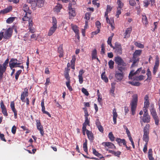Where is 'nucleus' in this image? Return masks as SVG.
Returning a JSON list of instances; mask_svg holds the SVG:
<instances>
[{"mask_svg": "<svg viewBox=\"0 0 160 160\" xmlns=\"http://www.w3.org/2000/svg\"><path fill=\"white\" fill-rule=\"evenodd\" d=\"M130 105L131 106L132 114L134 115L135 114L136 108L137 105L138 96L136 94H134L132 97Z\"/></svg>", "mask_w": 160, "mask_h": 160, "instance_id": "1", "label": "nucleus"}, {"mask_svg": "<svg viewBox=\"0 0 160 160\" xmlns=\"http://www.w3.org/2000/svg\"><path fill=\"white\" fill-rule=\"evenodd\" d=\"M52 26L50 28L48 33V35L49 36L52 35L54 33L57 28V20L54 17L52 18Z\"/></svg>", "mask_w": 160, "mask_h": 160, "instance_id": "2", "label": "nucleus"}, {"mask_svg": "<svg viewBox=\"0 0 160 160\" xmlns=\"http://www.w3.org/2000/svg\"><path fill=\"white\" fill-rule=\"evenodd\" d=\"M150 126L149 124H147L143 129L144 134L143 140L146 143H148L149 140V133Z\"/></svg>", "mask_w": 160, "mask_h": 160, "instance_id": "3", "label": "nucleus"}, {"mask_svg": "<svg viewBox=\"0 0 160 160\" xmlns=\"http://www.w3.org/2000/svg\"><path fill=\"white\" fill-rule=\"evenodd\" d=\"M114 61L116 63L118 66L122 65L123 66H126V63L124 62L122 58L119 56H117L115 57Z\"/></svg>", "mask_w": 160, "mask_h": 160, "instance_id": "4", "label": "nucleus"}, {"mask_svg": "<svg viewBox=\"0 0 160 160\" xmlns=\"http://www.w3.org/2000/svg\"><path fill=\"white\" fill-rule=\"evenodd\" d=\"M113 49H115V52L118 54H121L122 53V48L120 44L117 42L115 43V47H113Z\"/></svg>", "mask_w": 160, "mask_h": 160, "instance_id": "5", "label": "nucleus"}, {"mask_svg": "<svg viewBox=\"0 0 160 160\" xmlns=\"http://www.w3.org/2000/svg\"><path fill=\"white\" fill-rule=\"evenodd\" d=\"M18 60L16 59L12 58L9 62V65L11 69L14 67H17Z\"/></svg>", "mask_w": 160, "mask_h": 160, "instance_id": "6", "label": "nucleus"}, {"mask_svg": "<svg viewBox=\"0 0 160 160\" xmlns=\"http://www.w3.org/2000/svg\"><path fill=\"white\" fill-rule=\"evenodd\" d=\"M37 127L38 130L40 132L41 135L43 136L44 134V132L43 130V128L42 125H41L40 121L39 120H37Z\"/></svg>", "mask_w": 160, "mask_h": 160, "instance_id": "7", "label": "nucleus"}, {"mask_svg": "<svg viewBox=\"0 0 160 160\" xmlns=\"http://www.w3.org/2000/svg\"><path fill=\"white\" fill-rule=\"evenodd\" d=\"M12 30L10 28H8L3 34V37L5 39H8L11 36Z\"/></svg>", "mask_w": 160, "mask_h": 160, "instance_id": "8", "label": "nucleus"}, {"mask_svg": "<svg viewBox=\"0 0 160 160\" xmlns=\"http://www.w3.org/2000/svg\"><path fill=\"white\" fill-rule=\"evenodd\" d=\"M28 90L27 88H25L24 91L23 92L21 95V99L23 102H26V100L25 99V97L28 96Z\"/></svg>", "mask_w": 160, "mask_h": 160, "instance_id": "9", "label": "nucleus"}, {"mask_svg": "<svg viewBox=\"0 0 160 160\" xmlns=\"http://www.w3.org/2000/svg\"><path fill=\"white\" fill-rule=\"evenodd\" d=\"M140 118L144 122L148 123L150 121V118L148 114H143V117H141Z\"/></svg>", "mask_w": 160, "mask_h": 160, "instance_id": "10", "label": "nucleus"}, {"mask_svg": "<svg viewBox=\"0 0 160 160\" xmlns=\"http://www.w3.org/2000/svg\"><path fill=\"white\" fill-rule=\"evenodd\" d=\"M106 19L107 23H109L111 25L112 29V30H113L114 28V27L113 25L114 24V20L113 18H110V19H109L108 17H107Z\"/></svg>", "mask_w": 160, "mask_h": 160, "instance_id": "11", "label": "nucleus"}, {"mask_svg": "<svg viewBox=\"0 0 160 160\" xmlns=\"http://www.w3.org/2000/svg\"><path fill=\"white\" fill-rule=\"evenodd\" d=\"M141 68H138L135 72H134V70H132L130 72L128 78L129 79H132V77L134 75L138 74L141 71Z\"/></svg>", "mask_w": 160, "mask_h": 160, "instance_id": "12", "label": "nucleus"}, {"mask_svg": "<svg viewBox=\"0 0 160 160\" xmlns=\"http://www.w3.org/2000/svg\"><path fill=\"white\" fill-rule=\"evenodd\" d=\"M84 73V71L83 69H81L79 71L78 75L79 81L80 84H82L83 82V78L82 75Z\"/></svg>", "mask_w": 160, "mask_h": 160, "instance_id": "13", "label": "nucleus"}, {"mask_svg": "<svg viewBox=\"0 0 160 160\" xmlns=\"http://www.w3.org/2000/svg\"><path fill=\"white\" fill-rule=\"evenodd\" d=\"M23 10L26 12V15L28 14L30 15L31 12L29 10V8L28 6L26 4H24L23 6Z\"/></svg>", "mask_w": 160, "mask_h": 160, "instance_id": "14", "label": "nucleus"}, {"mask_svg": "<svg viewBox=\"0 0 160 160\" xmlns=\"http://www.w3.org/2000/svg\"><path fill=\"white\" fill-rule=\"evenodd\" d=\"M102 144L103 145L107 146L109 148H110L112 149L115 148V147L114 145L111 142H103Z\"/></svg>", "mask_w": 160, "mask_h": 160, "instance_id": "15", "label": "nucleus"}, {"mask_svg": "<svg viewBox=\"0 0 160 160\" xmlns=\"http://www.w3.org/2000/svg\"><path fill=\"white\" fill-rule=\"evenodd\" d=\"M41 105V106L42 107V112H43V113H44V114L48 115L49 117H51V116L50 114L47 111H46L45 110V107L44 106V102L43 100H42V101Z\"/></svg>", "mask_w": 160, "mask_h": 160, "instance_id": "16", "label": "nucleus"}, {"mask_svg": "<svg viewBox=\"0 0 160 160\" xmlns=\"http://www.w3.org/2000/svg\"><path fill=\"white\" fill-rule=\"evenodd\" d=\"M113 119L114 124H116L117 122V118L118 117V114L116 112V110L114 109L113 110Z\"/></svg>", "mask_w": 160, "mask_h": 160, "instance_id": "17", "label": "nucleus"}, {"mask_svg": "<svg viewBox=\"0 0 160 160\" xmlns=\"http://www.w3.org/2000/svg\"><path fill=\"white\" fill-rule=\"evenodd\" d=\"M84 112H85V115L84 116L85 117V122L84 123H86L87 124V125L88 126H90V124H89L90 122H89V120L88 119V116L89 115L88 113V112L87 110H85Z\"/></svg>", "mask_w": 160, "mask_h": 160, "instance_id": "18", "label": "nucleus"}, {"mask_svg": "<svg viewBox=\"0 0 160 160\" xmlns=\"http://www.w3.org/2000/svg\"><path fill=\"white\" fill-rule=\"evenodd\" d=\"M86 134L87 135L88 139L90 141H92L93 139V136L92 132L87 130Z\"/></svg>", "mask_w": 160, "mask_h": 160, "instance_id": "19", "label": "nucleus"}, {"mask_svg": "<svg viewBox=\"0 0 160 160\" xmlns=\"http://www.w3.org/2000/svg\"><path fill=\"white\" fill-rule=\"evenodd\" d=\"M115 77L116 79L119 81L121 80L123 78L122 73L116 72Z\"/></svg>", "mask_w": 160, "mask_h": 160, "instance_id": "20", "label": "nucleus"}, {"mask_svg": "<svg viewBox=\"0 0 160 160\" xmlns=\"http://www.w3.org/2000/svg\"><path fill=\"white\" fill-rule=\"evenodd\" d=\"M58 52L60 53L59 57L61 58L63 56V51L62 48V45H61L58 47Z\"/></svg>", "mask_w": 160, "mask_h": 160, "instance_id": "21", "label": "nucleus"}, {"mask_svg": "<svg viewBox=\"0 0 160 160\" xmlns=\"http://www.w3.org/2000/svg\"><path fill=\"white\" fill-rule=\"evenodd\" d=\"M36 5L38 7H42L44 3V1L43 0H37Z\"/></svg>", "mask_w": 160, "mask_h": 160, "instance_id": "22", "label": "nucleus"}, {"mask_svg": "<svg viewBox=\"0 0 160 160\" xmlns=\"http://www.w3.org/2000/svg\"><path fill=\"white\" fill-rule=\"evenodd\" d=\"M69 18H71L72 17H74L75 16L76 14L75 11L72 8L69 9Z\"/></svg>", "mask_w": 160, "mask_h": 160, "instance_id": "23", "label": "nucleus"}, {"mask_svg": "<svg viewBox=\"0 0 160 160\" xmlns=\"http://www.w3.org/2000/svg\"><path fill=\"white\" fill-rule=\"evenodd\" d=\"M142 52V50H136L133 54V58H137V56H139L140 55Z\"/></svg>", "mask_w": 160, "mask_h": 160, "instance_id": "24", "label": "nucleus"}, {"mask_svg": "<svg viewBox=\"0 0 160 160\" xmlns=\"http://www.w3.org/2000/svg\"><path fill=\"white\" fill-rule=\"evenodd\" d=\"M139 61V58H133V63L131 66L132 67H133L135 66H137V63Z\"/></svg>", "mask_w": 160, "mask_h": 160, "instance_id": "25", "label": "nucleus"}, {"mask_svg": "<svg viewBox=\"0 0 160 160\" xmlns=\"http://www.w3.org/2000/svg\"><path fill=\"white\" fill-rule=\"evenodd\" d=\"M12 9V7L10 6L9 7L7 8L4 9L3 10H2L1 11V12L3 14L6 13L10 12L11 11V10Z\"/></svg>", "mask_w": 160, "mask_h": 160, "instance_id": "26", "label": "nucleus"}, {"mask_svg": "<svg viewBox=\"0 0 160 160\" xmlns=\"http://www.w3.org/2000/svg\"><path fill=\"white\" fill-rule=\"evenodd\" d=\"M5 71V70L3 69L2 65L0 64V80L2 78L3 73Z\"/></svg>", "mask_w": 160, "mask_h": 160, "instance_id": "27", "label": "nucleus"}, {"mask_svg": "<svg viewBox=\"0 0 160 160\" xmlns=\"http://www.w3.org/2000/svg\"><path fill=\"white\" fill-rule=\"evenodd\" d=\"M151 113L152 116L153 118H158V117L157 115L156 112L153 108H152L151 110Z\"/></svg>", "mask_w": 160, "mask_h": 160, "instance_id": "28", "label": "nucleus"}, {"mask_svg": "<svg viewBox=\"0 0 160 160\" xmlns=\"http://www.w3.org/2000/svg\"><path fill=\"white\" fill-rule=\"evenodd\" d=\"M97 52L96 49H94L92 52V59H95L96 58Z\"/></svg>", "mask_w": 160, "mask_h": 160, "instance_id": "29", "label": "nucleus"}, {"mask_svg": "<svg viewBox=\"0 0 160 160\" xmlns=\"http://www.w3.org/2000/svg\"><path fill=\"white\" fill-rule=\"evenodd\" d=\"M62 8V6L60 4H58L55 8V11L57 12H58L60 11V9Z\"/></svg>", "mask_w": 160, "mask_h": 160, "instance_id": "30", "label": "nucleus"}, {"mask_svg": "<svg viewBox=\"0 0 160 160\" xmlns=\"http://www.w3.org/2000/svg\"><path fill=\"white\" fill-rule=\"evenodd\" d=\"M93 153L94 154L95 156L98 157L100 158H103V157H101V155L98 152H97L95 149L93 148Z\"/></svg>", "mask_w": 160, "mask_h": 160, "instance_id": "31", "label": "nucleus"}, {"mask_svg": "<svg viewBox=\"0 0 160 160\" xmlns=\"http://www.w3.org/2000/svg\"><path fill=\"white\" fill-rule=\"evenodd\" d=\"M102 79L104 81L106 82H107L108 81V79L107 77L105 75V72H103L101 75Z\"/></svg>", "mask_w": 160, "mask_h": 160, "instance_id": "32", "label": "nucleus"}, {"mask_svg": "<svg viewBox=\"0 0 160 160\" xmlns=\"http://www.w3.org/2000/svg\"><path fill=\"white\" fill-rule=\"evenodd\" d=\"M132 31V29L130 28H128L126 30L125 32V35H124V38H126L127 37H128V36H127V35L128 34H130L131 33V32Z\"/></svg>", "mask_w": 160, "mask_h": 160, "instance_id": "33", "label": "nucleus"}, {"mask_svg": "<svg viewBox=\"0 0 160 160\" xmlns=\"http://www.w3.org/2000/svg\"><path fill=\"white\" fill-rule=\"evenodd\" d=\"M72 28L74 32L76 34H78L79 30L78 28L77 27L76 25H73L72 24H71Z\"/></svg>", "mask_w": 160, "mask_h": 160, "instance_id": "34", "label": "nucleus"}, {"mask_svg": "<svg viewBox=\"0 0 160 160\" xmlns=\"http://www.w3.org/2000/svg\"><path fill=\"white\" fill-rule=\"evenodd\" d=\"M8 61L9 59L7 58L6 60L4 62L2 66L3 69L4 70H5L6 71V66L8 63Z\"/></svg>", "mask_w": 160, "mask_h": 160, "instance_id": "35", "label": "nucleus"}, {"mask_svg": "<svg viewBox=\"0 0 160 160\" xmlns=\"http://www.w3.org/2000/svg\"><path fill=\"white\" fill-rule=\"evenodd\" d=\"M159 65L158 64H155L153 70V73L154 75H155L157 71Z\"/></svg>", "mask_w": 160, "mask_h": 160, "instance_id": "36", "label": "nucleus"}, {"mask_svg": "<svg viewBox=\"0 0 160 160\" xmlns=\"http://www.w3.org/2000/svg\"><path fill=\"white\" fill-rule=\"evenodd\" d=\"M114 62L112 60H110L108 62L109 68L111 69H112L114 68Z\"/></svg>", "mask_w": 160, "mask_h": 160, "instance_id": "37", "label": "nucleus"}, {"mask_svg": "<svg viewBox=\"0 0 160 160\" xmlns=\"http://www.w3.org/2000/svg\"><path fill=\"white\" fill-rule=\"evenodd\" d=\"M142 21L143 23L146 24L148 23V21L147 17L146 15H142Z\"/></svg>", "mask_w": 160, "mask_h": 160, "instance_id": "38", "label": "nucleus"}, {"mask_svg": "<svg viewBox=\"0 0 160 160\" xmlns=\"http://www.w3.org/2000/svg\"><path fill=\"white\" fill-rule=\"evenodd\" d=\"M88 125L87 124L85 123H83V127L82 128V133L83 135H85V131L87 130L86 129V126L87 125Z\"/></svg>", "mask_w": 160, "mask_h": 160, "instance_id": "39", "label": "nucleus"}, {"mask_svg": "<svg viewBox=\"0 0 160 160\" xmlns=\"http://www.w3.org/2000/svg\"><path fill=\"white\" fill-rule=\"evenodd\" d=\"M15 18L13 17L9 18L6 20V22L8 23H10L13 21Z\"/></svg>", "mask_w": 160, "mask_h": 160, "instance_id": "40", "label": "nucleus"}, {"mask_svg": "<svg viewBox=\"0 0 160 160\" xmlns=\"http://www.w3.org/2000/svg\"><path fill=\"white\" fill-rule=\"evenodd\" d=\"M125 66H123L122 67L120 66H118V70H119L121 72H122L123 71H124L126 70Z\"/></svg>", "mask_w": 160, "mask_h": 160, "instance_id": "41", "label": "nucleus"}, {"mask_svg": "<svg viewBox=\"0 0 160 160\" xmlns=\"http://www.w3.org/2000/svg\"><path fill=\"white\" fill-rule=\"evenodd\" d=\"M108 137L110 139L111 141H114V140L115 137L112 132H110L108 135Z\"/></svg>", "mask_w": 160, "mask_h": 160, "instance_id": "42", "label": "nucleus"}, {"mask_svg": "<svg viewBox=\"0 0 160 160\" xmlns=\"http://www.w3.org/2000/svg\"><path fill=\"white\" fill-rule=\"evenodd\" d=\"M117 4H118V7L117 8H119L121 9L123 7V4L122 2L120 0H118Z\"/></svg>", "mask_w": 160, "mask_h": 160, "instance_id": "43", "label": "nucleus"}, {"mask_svg": "<svg viewBox=\"0 0 160 160\" xmlns=\"http://www.w3.org/2000/svg\"><path fill=\"white\" fill-rule=\"evenodd\" d=\"M112 39V36H110L108 38L107 42L108 44L111 47L113 48V46H112L111 43Z\"/></svg>", "mask_w": 160, "mask_h": 160, "instance_id": "44", "label": "nucleus"}, {"mask_svg": "<svg viewBox=\"0 0 160 160\" xmlns=\"http://www.w3.org/2000/svg\"><path fill=\"white\" fill-rule=\"evenodd\" d=\"M70 81H67L66 82V86H67V87H68V89L70 91H72V88L70 85Z\"/></svg>", "mask_w": 160, "mask_h": 160, "instance_id": "45", "label": "nucleus"}, {"mask_svg": "<svg viewBox=\"0 0 160 160\" xmlns=\"http://www.w3.org/2000/svg\"><path fill=\"white\" fill-rule=\"evenodd\" d=\"M64 75L65 77L67 80V81H70L68 73H67L66 72H64Z\"/></svg>", "mask_w": 160, "mask_h": 160, "instance_id": "46", "label": "nucleus"}, {"mask_svg": "<svg viewBox=\"0 0 160 160\" xmlns=\"http://www.w3.org/2000/svg\"><path fill=\"white\" fill-rule=\"evenodd\" d=\"M82 92L84 93L85 95L87 96H88L89 95V93L88 91H87L86 89L84 88H82Z\"/></svg>", "mask_w": 160, "mask_h": 160, "instance_id": "47", "label": "nucleus"}, {"mask_svg": "<svg viewBox=\"0 0 160 160\" xmlns=\"http://www.w3.org/2000/svg\"><path fill=\"white\" fill-rule=\"evenodd\" d=\"M135 45L138 47L140 48H143L144 47V46L143 44H141L140 43H138V42H136L135 43Z\"/></svg>", "mask_w": 160, "mask_h": 160, "instance_id": "48", "label": "nucleus"}, {"mask_svg": "<svg viewBox=\"0 0 160 160\" xmlns=\"http://www.w3.org/2000/svg\"><path fill=\"white\" fill-rule=\"evenodd\" d=\"M16 128V127L15 125L12 126V128L11 131L13 134H15V133Z\"/></svg>", "mask_w": 160, "mask_h": 160, "instance_id": "49", "label": "nucleus"}, {"mask_svg": "<svg viewBox=\"0 0 160 160\" xmlns=\"http://www.w3.org/2000/svg\"><path fill=\"white\" fill-rule=\"evenodd\" d=\"M2 112L4 115L5 116H7L8 115V113L7 112V110L6 108H3L2 109Z\"/></svg>", "mask_w": 160, "mask_h": 160, "instance_id": "50", "label": "nucleus"}, {"mask_svg": "<svg viewBox=\"0 0 160 160\" xmlns=\"http://www.w3.org/2000/svg\"><path fill=\"white\" fill-rule=\"evenodd\" d=\"M96 25L98 29H100L101 27V23L99 21H97L96 22Z\"/></svg>", "mask_w": 160, "mask_h": 160, "instance_id": "51", "label": "nucleus"}, {"mask_svg": "<svg viewBox=\"0 0 160 160\" xmlns=\"http://www.w3.org/2000/svg\"><path fill=\"white\" fill-rule=\"evenodd\" d=\"M121 8H117V14L116 15V17L118 18L119 17V15L121 13Z\"/></svg>", "mask_w": 160, "mask_h": 160, "instance_id": "52", "label": "nucleus"}, {"mask_svg": "<svg viewBox=\"0 0 160 160\" xmlns=\"http://www.w3.org/2000/svg\"><path fill=\"white\" fill-rule=\"evenodd\" d=\"M83 147L85 152H88L87 144H86V143H84Z\"/></svg>", "mask_w": 160, "mask_h": 160, "instance_id": "53", "label": "nucleus"}, {"mask_svg": "<svg viewBox=\"0 0 160 160\" xmlns=\"http://www.w3.org/2000/svg\"><path fill=\"white\" fill-rule=\"evenodd\" d=\"M10 106L12 111L16 110L14 107V103L13 102H11Z\"/></svg>", "mask_w": 160, "mask_h": 160, "instance_id": "54", "label": "nucleus"}, {"mask_svg": "<svg viewBox=\"0 0 160 160\" xmlns=\"http://www.w3.org/2000/svg\"><path fill=\"white\" fill-rule=\"evenodd\" d=\"M129 4L131 6H133L136 4V3L134 0H130Z\"/></svg>", "mask_w": 160, "mask_h": 160, "instance_id": "55", "label": "nucleus"}, {"mask_svg": "<svg viewBox=\"0 0 160 160\" xmlns=\"http://www.w3.org/2000/svg\"><path fill=\"white\" fill-rule=\"evenodd\" d=\"M144 76L143 75H140L138 77L136 78V79L137 80H141L144 79Z\"/></svg>", "mask_w": 160, "mask_h": 160, "instance_id": "56", "label": "nucleus"}, {"mask_svg": "<svg viewBox=\"0 0 160 160\" xmlns=\"http://www.w3.org/2000/svg\"><path fill=\"white\" fill-rule=\"evenodd\" d=\"M76 61V58L75 56H73L72 60L71 61V65L75 64V61Z\"/></svg>", "mask_w": 160, "mask_h": 160, "instance_id": "57", "label": "nucleus"}, {"mask_svg": "<svg viewBox=\"0 0 160 160\" xmlns=\"http://www.w3.org/2000/svg\"><path fill=\"white\" fill-rule=\"evenodd\" d=\"M141 83L139 82H133L132 85L134 86H139L140 85Z\"/></svg>", "mask_w": 160, "mask_h": 160, "instance_id": "58", "label": "nucleus"}, {"mask_svg": "<svg viewBox=\"0 0 160 160\" xmlns=\"http://www.w3.org/2000/svg\"><path fill=\"white\" fill-rule=\"evenodd\" d=\"M111 152H113V154H114L116 156L119 157V156L121 154V152L119 151H117V152H115L111 151Z\"/></svg>", "mask_w": 160, "mask_h": 160, "instance_id": "59", "label": "nucleus"}, {"mask_svg": "<svg viewBox=\"0 0 160 160\" xmlns=\"http://www.w3.org/2000/svg\"><path fill=\"white\" fill-rule=\"evenodd\" d=\"M149 104V101H144V106L145 107H148Z\"/></svg>", "mask_w": 160, "mask_h": 160, "instance_id": "60", "label": "nucleus"}, {"mask_svg": "<svg viewBox=\"0 0 160 160\" xmlns=\"http://www.w3.org/2000/svg\"><path fill=\"white\" fill-rule=\"evenodd\" d=\"M85 18L86 19V21H88L90 19V14L88 13H86L85 14Z\"/></svg>", "mask_w": 160, "mask_h": 160, "instance_id": "61", "label": "nucleus"}, {"mask_svg": "<svg viewBox=\"0 0 160 160\" xmlns=\"http://www.w3.org/2000/svg\"><path fill=\"white\" fill-rule=\"evenodd\" d=\"M28 15H26V14H25V15L22 18V20L23 21H27L28 20L29 21V20H30V19H29L28 18V17H27Z\"/></svg>", "mask_w": 160, "mask_h": 160, "instance_id": "62", "label": "nucleus"}, {"mask_svg": "<svg viewBox=\"0 0 160 160\" xmlns=\"http://www.w3.org/2000/svg\"><path fill=\"white\" fill-rule=\"evenodd\" d=\"M112 9V7H111L109 5H108L107 7V9L106 10L108 11L109 12H110V11H111Z\"/></svg>", "mask_w": 160, "mask_h": 160, "instance_id": "63", "label": "nucleus"}, {"mask_svg": "<svg viewBox=\"0 0 160 160\" xmlns=\"http://www.w3.org/2000/svg\"><path fill=\"white\" fill-rule=\"evenodd\" d=\"M148 157L149 160H154V159L152 157V154H148Z\"/></svg>", "mask_w": 160, "mask_h": 160, "instance_id": "64", "label": "nucleus"}]
</instances>
